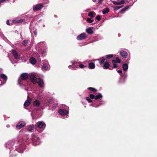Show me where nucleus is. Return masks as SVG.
<instances>
[{"mask_svg": "<svg viewBox=\"0 0 157 157\" xmlns=\"http://www.w3.org/2000/svg\"><path fill=\"white\" fill-rule=\"evenodd\" d=\"M5 147L10 149V153L13 150H16L20 153H22L25 148V145L20 142H15L14 140L10 141L5 144Z\"/></svg>", "mask_w": 157, "mask_h": 157, "instance_id": "nucleus-1", "label": "nucleus"}, {"mask_svg": "<svg viewBox=\"0 0 157 157\" xmlns=\"http://www.w3.org/2000/svg\"><path fill=\"white\" fill-rule=\"evenodd\" d=\"M113 57V55L111 54L107 55L105 57H103L99 62L100 65L104 69H108L110 66L109 63L107 62L108 59L111 58Z\"/></svg>", "mask_w": 157, "mask_h": 157, "instance_id": "nucleus-2", "label": "nucleus"}, {"mask_svg": "<svg viewBox=\"0 0 157 157\" xmlns=\"http://www.w3.org/2000/svg\"><path fill=\"white\" fill-rule=\"evenodd\" d=\"M28 77V75L27 73H23L21 75L20 77L18 79V83L20 86H21L23 84V82L22 81L25 80L27 79Z\"/></svg>", "mask_w": 157, "mask_h": 157, "instance_id": "nucleus-3", "label": "nucleus"}, {"mask_svg": "<svg viewBox=\"0 0 157 157\" xmlns=\"http://www.w3.org/2000/svg\"><path fill=\"white\" fill-rule=\"evenodd\" d=\"M32 140L33 144L35 146L39 145L41 143V141L39 138L33 135H32Z\"/></svg>", "mask_w": 157, "mask_h": 157, "instance_id": "nucleus-4", "label": "nucleus"}, {"mask_svg": "<svg viewBox=\"0 0 157 157\" xmlns=\"http://www.w3.org/2000/svg\"><path fill=\"white\" fill-rule=\"evenodd\" d=\"M86 37V34L84 33H83L78 36L76 37V39L78 40H80L85 39Z\"/></svg>", "mask_w": 157, "mask_h": 157, "instance_id": "nucleus-5", "label": "nucleus"}, {"mask_svg": "<svg viewBox=\"0 0 157 157\" xmlns=\"http://www.w3.org/2000/svg\"><path fill=\"white\" fill-rule=\"evenodd\" d=\"M36 125L38 128L41 129L45 128L46 126L45 123L43 121H39L37 122Z\"/></svg>", "mask_w": 157, "mask_h": 157, "instance_id": "nucleus-6", "label": "nucleus"}, {"mask_svg": "<svg viewBox=\"0 0 157 157\" xmlns=\"http://www.w3.org/2000/svg\"><path fill=\"white\" fill-rule=\"evenodd\" d=\"M36 82H37L40 87L41 88L44 87V82L42 79L40 78H36Z\"/></svg>", "mask_w": 157, "mask_h": 157, "instance_id": "nucleus-7", "label": "nucleus"}, {"mask_svg": "<svg viewBox=\"0 0 157 157\" xmlns=\"http://www.w3.org/2000/svg\"><path fill=\"white\" fill-rule=\"evenodd\" d=\"M32 101V99L29 97L28 96L27 100L25 101L24 106V107L28 106L30 104Z\"/></svg>", "mask_w": 157, "mask_h": 157, "instance_id": "nucleus-8", "label": "nucleus"}, {"mask_svg": "<svg viewBox=\"0 0 157 157\" xmlns=\"http://www.w3.org/2000/svg\"><path fill=\"white\" fill-rule=\"evenodd\" d=\"M25 125V123L24 121H21L18 123L16 125L17 128L19 129Z\"/></svg>", "mask_w": 157, "mask_h": 157, "instance_id": "nucleus-9", "label": "nucleus"}, {"mask_svg": "<svg viewBox=\"0 0 157 157\" xmlns=\"http://www.w3.org/2000/svg\"><path fill=\"white\" fill-rule=\"evenodd\" d=\"M12 53L13 56L15 59H20V55L18 54V53L15 50H12Z\"/></svg>", "mask_w": 157, "mask_h": 157, "instance_id": "nucleus-10", "label": "nucleus"}, {"mask_svg": "<svg viewBox=\"0 0 157 157\" xmlns=\"http://www.w3.org/2000/svg\"><path fill=\"white\" fill-rule=\"evenodd\" d=\"M43 7L42 5L39 4L34 6L33 7V10L34 11L40 10Z\"/></svg>", "mask_w": 157, "mask_h": 157, "instance_id": "nucleus-11", "label": "nucleus"}, {"mask_svg": "<svg viewBox=\"0 0 157 157\" xmlns=\"http://www.w3.org/2000/svg\"><path fill=\"white\" fill-rule=\"evenodd\" d=\"M58 112L60 114L63 115H66L68 113V111L67 110L63 109H60Z\"/></svg>", "mask_w": 157, "mask_h": 157, "instance_id": "nucleus-12", "label": "nucleus"}, {"mask_svg": "<svg viewBox=\"0 0 157 157\" xmlns=\"http://www.w3.org/2000/svg\"><path fill=\"white\" fill-rule=\"evenodd\" d=\"M50 69L49 64L48 63H45L43 65L42 69L44 71L48 70Z\"/></svg>", "mask_w": 157, "mask_h": 157, "instance_id": "nucleus-13", "label": "nucleus"}, {"mask_svg": "<svg viewBox=\"0 0 157 157\" xmlns=\"http://www.w3.org/2000/svg\"><path fill=\"white\" fill-rule=\"evenodd\" d=\"M1 79H2V81L3 83L6 82L7 79V77L6 75L4 74H1L0 76Z\"/></svg>", "mask_w": 157, "mask_h": 157, "instance_id": "nucleus-14", "label": "nucleus"}, {"mask_svg": "<svg viewBox=\"0 0 157 157\" xmlns=\"http://www.w3.org/2000/svg\"><path fill=\"white\" fill-rule=\"evenodd\" d=\"M34 127V125L33 124L29 125L27 129V131L29 132H32L33 131Z\"/></svg>", "mask_w": 157, "mask_h": 157, "instance_id": "nucleus-15", "label": "nucleus"}, {"mask_svg": "<svg viewBox=\"0 0 157 157\" xmlns=\"http://www.w3.org/2000/svg\"><path fill=\"white\" fill-rule=\"evenodd\" d=\"M120 54L122 57L124 58H126L128 56V54L126 52L123 50L120 52Z\"/></svg>", "mask_w": 157, "mask_h": 157, "instance_id": "nucleus-16", "label": "nucleus"}, {"mask_svg": "<svg viewBox=\"0 0 157 157\" xmlns=\"http://www.w3.org/2000/svg\"><path fill=\"white\" fill-rule=\"evenodd\" d=\"M89 68L91 69H94L95 67V65L93 63L90 62L88 64Z\"/></svg>", "mask_w": 157, "mask_h": 157, "instance_id": "nucleus-17", "label": "nucleus"}, {"mask_svg": "<svg viewBox=\"0 0 157 157\" xmlns=\"http://www.w3.org/2000/svg\"><path fill=\"white\" fill-rule=\"evenodd\" d=\"M31 81L33 82H36L35 76L34 75H31L30 76Z\"/></svg>", "mask_w": 157, "mask_h": 157, "instance_id": "nucleus-18", "label": "nucleus"}, {"mask_svg": "<svg viewBox=\"0 0 157 157\" xmlns=\"http://www.w3.org/2000/svg\"><path fill=\"white\" fill-rule=\"evenodd\" d=\"M24 20L22 19H16L13 21V22L14 23H19L23 22Z\"/></svg>", "mask_w": 157, "mask_h": 157, "instance_id": "nucleus-19", "label": "nucleus"}, {"mask_svg": "<svg viewBox=\"0 0 157 157\" xmlns=\"http://www.w3.org/2000/svg\"><path fill=\"white\" fill-rule=\"evenodd\" d=\"M109 11V9L108 8H106L103 10L102 13L103 14H105L108 13Z\"/></svg>", "mask_w": 157, "mask_h": 157, "instance_id": "nucleus-20", "label": "nucleus"}, {"mask_svg": "<svg viewBox=\"0 0 157 157\" xmlns=\"http://www.w3.org/2000/svg\"><path fill=\"white\" fill-rule=\"evenodd\" d=\"M40 103L39 101L38 100H35L33 103V105L34 106H38L40 105Z\"/></svg>", "mask_w": 157, "mask_h": 157, "instance_id": "nucleus-21", "label": "nucleus"}, {"mask_svg": "<svg viewBox=\"0 0 157 157\" xmlns=\"http://www.w3.org/2000/svg\"><path fill=\"white\" fill-rule=\"evenodd\" d=\"M86 31L88 33L90 34H92L93 33V31L90 28L86 29Z\"/></svg>", "mask_w": 157, "mask_h": 157, "instance_id": "nucleus-22", "label": "nucleus"}, {"mask_svg": "<svg viewBox=\"0 0 157 157\" xmlns=\"http://www.w3.org/2000/svg\"><path fill=\"white\" fill-rule=\"evenodd\" d=\"M30 62L32 64H34L36 63V61L34 58H31L29 60Z\"/></svg>", "mask_w": 157, "mask_h": 157, "instance_id": "nucleus-23", "label": "nucleus"}, {"mask_svg": "<svg viewBox=\"0 0 157 157\" xmlns=\"http://www.w3.org/2000/svg\"><path fill=\"white\" fill-rule=\"evenodd\" d=\"M130 6H126L125 8L120 11V13H124L126 10L129 8Z\"/></svg>", "mask_w": 157, "mask_h": 157, "instance_id": "nucleus-24", "label": "nucleus"}, {"mask_svg": "<svg viewBox=\"0 0 157 157\" xmlns=\"http://www.w3.org/2000/svg\"><path fill=\"white\" fill-rule=\"evenodd\" d=\"M122 68L124 70L127 71L128 68V65L127 64H124L122 65Z\"/></svg>", "mask_w": 157, "mask_h": 157, "instance_id": "nucleus-25", "label": "nucleus"}, {"mask_svg": "<svg viewBox=\"0 0 157 157\" xmlns=\"http://www.w3.org/2000/svg\"><path fill=\"white\" fill-rule=\"evenodd\" d=\"M102 97V94H99L98 95L95 96L94 99L97 100L101 98Z\"/></svg>", "mask_w": 157, "mask_h": 157, "instance_id": "nucleus-26", "label": "nucleus"}, {"mask_svg": "<svg viewBox=\"0 0 157 157\" xmlns=\"http://www.w3.org/2000/svg\"><path fill=\"white\" fill-rule=\"evenodd\" d=\"M120 60L117 57L116 59H113L112 60L113 63H119L120 62Z\"/></svg>", "mask_w": 157, "mask_h": 157, "instance_id": "nucleus-27", "label": "nucleus"}, {"mask_svg": "<svg viewBox=\"0 0 157 157\" xmlns=\"http://www.w3.org/2000/svg\"><path fill=\"white\" fill-rule=\"evenodd\" d=\"M94 12L93 11H91L88 13V15L90 17H94Z\"/></svg>", "mask_w": 157, "mask_h": 157, "instance_id": "nucleus-28", "label": "nucleus"}, {"mask_svg": "<svg viewBox=\"0 0 157 157\" xmlns=\"http://www.w3.org/2000/svg\"><path fill=\"white\" fill-rule=\"evenodd\" d=\"M40 52L42 54L43 56H45L46 55L47 52L46 51L44 50H41L40 51Z\"/></svg>", "mask_w": 157, "mask_h": 157, "instance_id": "nucleus-29", "label": "nucleus"}, {"mask_svg": "<svg viewBox=\"0 0 157 157\" xmlns=\"http://www.w3.org/2000/svg\"><path fill=\"white\" fill-rule=\"evenodd\" d=\"M68 68L70 69H72V70H73L74 69L75 70L78 68V67L76 66L75 67L74 65H73V67H72L71 65H70L68 66Z\"/></svg>", "mask_w": 157, "mask_h": 157, "instance_id": "nucleus-30", "label": "nucleus"}, {"mask_svg": "<svg viewBox=\"0 0 157 157\" xmlns=\"http://www.w3.org/2000/svg\"><path fill=\"white\" fill-rule=\"evenodd\" d=\"M88 89L92 91H97V90L95 88L93 87H89Z\"/></svg>", "mask_w": 157, "mask_h": 157, "instance_id": "nucleus-31", "label": "nucleus"}, {"mask_svg": "<svg viewBox=\"0 0 157 157\" xmlns=\"http://www.w3.org/2000/svg\"><path fill=\"white\" fill-rule=\"evenodd\" d=\"M28 40H25L23 41L22 42V44L24 46H25L28 43Z\"/></svg>", "mask_w": 157, "mask_h": 157, "instance_id": "nucleus-32", "label": "nucleus"}, {"mask_svg": "<svg viewBox=\"0 0 157 157\" xmlns=\"http://www.w3.org/2000/svg\"><path fill=\"white\" fill-rule=\"evenodd\" d=\"M88 101V102L91 103L92 102V101L90 99V98L88 97L85 98Z\"/></svg>", "mask_w": 157, "mask_h": 157, "instance_id": "nucleus-33", "label": "nucleus"}, {"mask_svg": "<svg viewBox=\"0 0 157 157\" xmlns=\"http://www.w3.org/2000/svg\"><path fill=\"white\" fill-rule=\"evenodd\" d=\"M87 21L89 23H92L94 21L91 20L90 18H88L87 19Z\"/></svg>", "mask_w": 157, "mask_h": 157, "instance_id": "nucleus-34", "label": "nucleus"}, {"mask_svg": "<svg viewBox=\"0 0 157 157\" xmlns=\"http://www.w3.org/2000/svg\"><path fill=\"white\" fill-rule=\"evenodd\" d=\"M113 3L115 5H120L119 2H117L116 1H114L113 2Z\"/></svg>", "mask_w": 157, "mask_h": 157, "instance_id": "nucleus-35", "label": "nucleus"}, {"mask_svg": "<svg viewBox=\"0 0 157 157\" xmlns=\"http://www.w3.org/2000/svg\"><path fill=\"white\" fill-rule=\"evenodd\" d=\"M78 66L79 67L81 68H84V67H86V66L84 65L83 64H80L78 65Z\"/></svg>", "mask_w": 157, "mask_h": 157, "instance_id": "nucleus-36", "label": "nucleus"}, {"mask_svg": "<svg viewBox=\"0 0 157 157\" xmlns=\"http://www.w3.org/2000/svg\"><path fill=\"white\" fill-rule=\"evenodd\" d=\"M57 105L56 104H55V105L53 107H52V110L53 111L55 109H56L57 106Z\"/></svg>", "mask_w": 157, "mask_h": 157, "instance_id": "nucleus-37", "label": "nucleus"}, {"mask_svg": "<svg viewBox=\"0 0 157 157\" xmlns=\"http://www.w3.org/2000/svg\"><path fill=\"white\" fill-rule=\"evenodd\" d=\"M95 18L98 21H99L101 19L100 16V15H98Z\"/></svg>", "mask_w": 157, "mask_h": 157, "instance_id": "nucleus-38", "label": "nucleus"}, {"mask_svg": "<svg viewBox=\"0 0 157 157\" xmlns=\"http://www.w3.org/2000/svg\"><path fill=\"white\" fill-rule=\"evenodd\" d=\"M95 96L93 94H90V97L91 99H94L95 98Z\"/></svg>", "mask_w": 157, "mask_h": 157, "instance_id": "nucleus-39", "label": "nucleus"}, {"mask_svg": "<svg viewBox=\"0 0 157 157\" xmlns=\"http://www.w3.org/2000/svg\"><path fill=\"white\" fill-rule=\"evenodd\" d=\"M119 2L120 5L123 4L125 2L123 0H121Z\"/></svg>", "mask_w": 157, "mask_h": 157, "instance_id": "nucleus-40", "label": "nucleus"}, {"mask_svg": "<svg viewBox=\"0 0 157 157\" xmlns=\"http://www.w3.org/2000/svg\"><path fill=\"white\" fill-rule=\"evenodd\" d=\"M117 63H113V67L114 68H116L117 67Z\"/></svg>", "mask_w": 157, "mask_h": 157, "instance_id": "nucleus-41", "label": "nucleus"}, {"mask_svg": "<svg viewBox=\"0 0 157 157\" xmlns=\"http://www.w3.org/2000/svg\"><path fill=\"white\" fill-rule=\"evenodd\" d=\"M122 7L121 6H117L115 7V10H118V9H120Z\"/></svg>", "mask_w": 157, "mask_h": 157, "instance_id": "nucleus-42", "label": "nucleus"}, {"mask_svg": "<svg viewBox=\"0 0 157 157\" xmlns=\"http://www.w3.org/2000/svg\"><path fill=\"white\" fill-rule=\"evenodd\" d=\"M117 72L119 73H121V74L122 72V71L121 70H118L117 71Z\"/></svg>", "mask_w": 157, "mask_h": 157, "instance_id": "nucleus-43", "label": "nucleus"}, {"mask_svg": "<svg viewBox=\"0 0 157 157\" xmlns=\"http://www.w3.org/2000/svg\"><path fill=\"white\" fill-rule=\"evenodd\" d=\"M53 99L52 98H50V99H49L48 101V102H50L52 101L53 100Z\"/></svg>", "mask_w": 157, "mask_h": 157, "instance_id": "nucleus-44", "label": "nucleus"}, {"mask_svg": "<svg viewBox=\"0 0 157 157\" xmlns=\"http://www.w3.org/2000/svg\"><path fill=\"white\" fill-rule=\"evenodd\" d=\"M6 24L8 25H10V24L9 22V20H7L6 21Z\"/></svg>", "mask_w": 157, "mask_h": 157, "instance_id": "nucleus-45", "label": "nucleus"}, {"mask_svg": "<svg viewBox=\"0 0 157 157\" xmlns=\"http://www.w3.org/2000/svg\"><path fill=\"white\" fill-rule=\"evenodd\" d=\"M103 1V0H98V2L99 3H101Z\"/></svg>", "mask_w": 157, "mask_h": 157, "instance_id": "nucleus-46", "label": "nucleus"}, {"mask_svg": "<svg viewBox=\"0 0 157 157\" xmlns=\"http://www.w3.org/2000/svg\"><path fill=\"white\" fill-rule=\"evenodd\" d=\"M34 33L35 36H36L37 34V32L36 31H34Z\"/></svg>", "mask_w": 157, "mask_h": 157, "instance_id": "nucleus-47", "label": "nucleus"}, {"mask_svg": "<svg viewBox=\"0 0 157 157\" xmlns=\"http://www.w3.org/2000/svg\"><path fill=\"white\" fill-rule=\"evenodd\" d=\"M6 0H0V3L5 1Z\"/></svg>", "mask_w": 157, "mask_h": 157, "instance_id": "nucleus-48", "label": "nucleus"}, {"mask_svg": "<svg viewBox=\"0 0 157 157\" xmlns=\"http://www.w3.org/2000/svg\"><path fill=\"white\" fill-rule=\"evenodd\" d=\"M6 127L7 128H9L10 127V125H9V124H8L6 125Z\"/></svg>", "mask_w": 157, "mask_h": 157, "instance_id": "nucleus-49", "label": "nucleus"}, {"mask_svg": "<svg viewBox=\"0 0 157 157\" xmlns=\"http://www.w3.org/2000/svg\"><path fill=\"white\" fill-rule=\"evenodd\" d=\"M71 63H72V65H73V64H74V62H72V61H71Z\"/></svg>", "mask_w": 157, "mask_h": 157, "instance_id": "nucleus-50", "label": "nucleus"}, {"mask_svg": "<svg viewBox=\"0 0 157 157\" xmlns=\"http://www.w3.org/2000/svg\"><path fill=\"white\" fill-rule=\"evenodd\" d=\"M92 0V1L94 2H95L96 1H97V0Z\"/></svg>", "mask_w": 157, "mask_h": 157, "instance_id": "nucleus-51", "label": "nucleus"}, {"mask_svg": "<svg viewBox=\"0 0 157 157\" xmlns=\"http://www.w3.org/2000/svg\"><path fill=\"white\" fill-rule=\"evenodd\" d=\"M2 69H0V72H2Z\"/></svg>", "mask_w": 157, "mask_h": 157, "instance_id": "nucleus-52", "label": "nucleus"}, {"mask_svg": "<svg viewBox=\"0 0 157 157\" xmlns=\"http://www.w3.org/2000/svg\"><path fill=\"white\" fill-rule=\"evenodd\" d=\"M121 76H123V75L122 74V75H121Z\"/></svg>", "mask_w": 157, "mask_h": 157, "instance_id": "nucleus-53", "label": "nucleus"}, {"mask_svg": "<svg viewBox=\"0 0 157 157\" xmlns=\"http://www.w3.org/2000/svg\"><path fill=\"white\" fill-rule=\"evenodd\" d=\"M43 27H45V25H43Z\"/></svg>", "mask_w": 157, "mask_h": 157, "instance_id": "nucleus-54", "label": "nucleus"}]
</instances>
